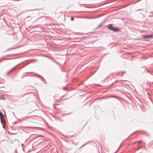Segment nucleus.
<instances>
[{"label":"nucleus","mask_w":153,"mask_h":153,"mask_svg":"<svg viewBox=\"0 0 153 153\" xmlns=\"http://www.w3.org/2000/svg\"><path fill=\"white\" fill-rule=\"evenodd\" d=\"M108 28L114 32H118L119 31V29L117 27H114L111 26H109L108 27Z\"/></svg>","instance_id":"1"},{"label":"nucleus","mask_w":153,"mask_h":153,"mask_svg":"<svg viewBox=\"0 0 153 153\" xmlns=\"http://www.w3.org/2000/svg\"><path fill=\"white\" fill-rule=\"evenodd\" d=\"M0 119L1 122L2 123V121L4 120V116L2 113L0 111Z\"/></svg>","instance_id":"2"},{"label":"nucleus","mask_w":153,"mask_h":153,"mask_svg":"<svg viewBox=\"0 0 153 153\" xmlns=\"http://www.w3.org/2000/svg\"><path fill=\"white\" fill-rule=\"evenodd\" d=\"M152 35H145L143 36V37L144 39H147L152 37Z\"/></svg>","instance_id":"3"},{"label":"nucleus","mask_w":153,"mask_h":153,"mask_svg":"<svg viewBox=\"0 0 153 153\" xmlns=\"http://www.w3.org/2000/svg\"><path fill=\"white\" fill-rule=\"evenodd\" d=\"M31 93V92H29V93H25L22 95L21 96V97H23L25 95H27Z\"/></svg>","instance_id":"4"},{"label":"nucleus","mask_w":153,"mask_h":153,"mask_svg":"<svg viewBox=\"0 0 153 153\" xmlns=\"http://www.w3.org/2000/svg\"><path fill=\"white\" fill-rule=\"evenodd\" d=\"M12 71V69L10 70L7 73V75H8Z\"/></svg>","instance_id":"5"},{"label":"nucleus","mask_w":153,"mask_h":153,"mask_svg":"<svg viewBox=\"0 0 153 153\" xmlns=\"http://www.w3.org/2000/svg\"><path fill=\"white\" fill-rule=\"evenodd\" d=\"M141 142H142V141L141 140H140V141H136L135 142V143H137V145H139L140 144V143Z\"/></svg>","instance_id":"6"},{"label":"nucleus","mask_w":153,"mask_h":153,"mask_svg":"<svg viewBox=\"0 0 153 153\" xmlns=\"http://www.w3.org/2000/svg\"><path fill=\"white\" fill-rule=\"evenodd\" d=\"M36 76H37L39 78H43L41 76H40L39 75H37V74H36Z\"/></svg>","instance_id":"7"},{"label":"nucleus","mask_w":153,"mask_h":153,"mask_svg":"<svg viewBox=\"0 0 153 153\" xmlns=\"http://www.w3.org/2000/svg\"><path fill=\"white\" fill-rule=\"evenodd\" d=\"M71 21H73V20H74V18H73V17H72L71 18Z\"/></svg>","instance_id":"8"},{"label":"nucleus","mask_w":153,"mask_h":153,"mask_svg":"<svg viewBox=\"0 0 153 153\" xmlns=\"http://www.w3.org/2000/svg\"><path fill=\"white\" fill-rule=\"evenodd\" d=\"M70 113H68V114H63V115H66L68 114H70Z\"/></svg>","instance_id":"9"},{"label":"nucleus","mask_w":153,"mask_h":153,"mask_svg":"<svg viewBox=\"0 0 153 153\" xmlns=\"http://www.w3.org/2000/svg\"><path fill=\"white\" fill-rule=\"evenodd\" d=\"M13 114L14 115V112H13Z\"/></svg>","instance_id":"10"},{"label":"nucleus","mask_w":153,"mask_h":153,"mask_svg":"<svg viewBox=\"0 0 153 153\" xmlns=\"http://www.w3.org/2000/svg\"><path fill=\"white\" fill-rule=\"evenodd\" d=\"M63 89H65V88H63Z\"/></svg>","instance_id":"11"},{"label":"nucleus","mask_w":153,"mask_h":153,"mask_svg":"<svg viewBox=\"0 0 153 153\" xmlns=\"http://www.w3.org/2000/svg\"><path fill=\"white\" fill-rule=\"evenodd\" d=\"M30 17V16H27V17Z\"/></svg>","instance_id":"12"},{"label":"nucleus","mask_w":153,"mask_h":153,"mask_svg":"<svg viewBox=\"0 0 153 153\" xmlns=\"http://www.w3.org/2000/svg\"><path fill=\"white\" fill-rule=\"evenodd\" d=\"M141 10L140 9H138V10Z\"/></svg>","instance_id":"13"},{"label":"nucleus","mask_w":153,"mask_h":153,"mask_svg":"<svg viewBox=\"0 0 153 153\" xmlns=\"http://www.w3.org/2000/svg\"><path fill=\"white\" fill-rule=\"evenodd\" d=\"M139 149V148H138V149H137V150H138Z\"/></svg>","instance_id":"14"},{"label":"nucleus","mask_w":153,"mask_h":153,"mask_svg":"<svg viewBox=\"0 0 153 153\" xmlns=\"http://www.w3.org/2000/svg\"><path fill=\"white\" fill-rule=\"evenodd\" d=\"M147 72H149V71H147Z\"/></svg>","instance_id":"15"}]
</instances>
